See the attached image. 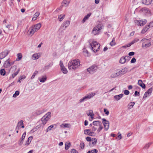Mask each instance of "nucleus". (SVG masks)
<instances>
[{
  "instance_id": "obj_61",
  "label": "nucleus",
  "mask_w": 153,
  "mask_h": 153,
  "mask_svg": "<svg viewBox=\"0 0 153 153\" xmlns=\"http://www.w3.org/2000/svg\"><path fill=\"white\" fill-rule=\"evenodd\" d=\"M124 94L126 95H128L129 93V92L127 90H125L124 91Z\"/></svg>"
},
{
  "instance_id": "obj_37",
  "label": "nucleus",
  "mask_w": 153,
  "mask_h": 153,
  "mask_svg": "<svg viewBox=\"0 0 153 153\" xmlns=\"http://www.w3.org/2000/svg\"><path fill=\"white\" fill-rule=\"evenodd\" d=\"M61 70L62 72L64 74H66L68 72V71L66 68L64 66L63 67L61 68Z\"/></svg>"
},
{
  "instance_id": "obj_54",
  "label": "nucleus",
  "mask_w": 153,
  "mask_h": 153,
  "mask_svg": "<svg viewBox=\"0 0 153 153\" xmlns=\"http://www.w3.org/2000/svg\"><path fill=\"white\" fill-rule=\"evenodd\" d=\"M86 140L87 141L90 142L92 140V139L90 137H87L86 138Z\"/></svg>"
},
{
  "instance_id": "obj_47",
  "label": "nucleus",
  "mask_w": 153,
  "mask_h": 153,
  "mask_svg": "<svg viewBox=\"0 0 153 153\" xmlns=\"http://www.w3.org/2000/svg\"><path fill=\"white\" fill-rule=\"evenodd\" d=\"M123 96H114V99L116 101L120 100Z\"/></svg>"
},
{
  "instance_id": "obj_10",
  "label": "nucleus",
  "mask_w": 153,
  "mask_h": 153,
  "mask_svg": "<svg viewBox=\"0 0 153 153\" xmlns=\"http://www.w3.org/2000/svg\"><path fill=\"white\" fill-rule=\"evenodd\" d=\"M94 133L93 131H91L90 129H86L84 131V134L87 135L92 136Z\"/></svg>"
},
{
  "instance_id": "obj_53",
  "label": "nucleus",
  "mask_w": 153,
  "mask_h": 153,
  "mask_svg": "<svg viewBox=\"0 0 153 153\" xmlns=\"http://www.w3.org/2000/svg\"><path fill=\"white\" fill-rule=\"evenodd\" d=\"M22 21L21 20L18 21V25H17V28L19 27L20 26H21L22 25Z\"/></svg>"
},
{
  "instance_id": "obj_42",
  "label": "nucleus",
  "mask_w": 153,
  "mask_h": 153,
  "mask_svg": "<svg viewBox=\"0 0 153 153\" xmlns=\"http://www.w3.org/2000/svg\"><path fill=\"white\" fill-rule=\"evenodd\" d=\"M120 73H119V72L113 74H112L111 75V77L112 78L116 77L118 76H119L120 75Z\"/></svg>"
},
{
  "instance_id": "obj_32",
  "label": "nucleus",
  "mask_w": 153,
  "mask_h": 153,
  "mask_svg": "<svg viewBox=\"0 0 153 153\" xmlns=\"http://www.w3.org/2000/svg\"><path fill=\"white\" fill-rule=\"evenodd\" d=\"M65 15H60L58 16V19L60 22H61L64 18Z\"/></svg>"
},
{
  "instance_id": "obj_18",
  "label": "nucleus",
  "mask_w": 153,
  "mask_h": 153,
  "mask_svg": "<svg viewBox=\"0 0 153 153\" xmlns=\"http://www.w3.org/2000/svg\"><path fill=\"white\" fill-rule=\"evenodd\" d=\"M9 59H8L5 62L4 65V68H7L10 66V63Z\"/></svg>"
},
{
  "instance_id": "obj_6",
  "label": "nucleus",
  "mask_w": 153,
  "mask_h": 153,
  "mask_svg": "<svg viewBox=\"0 0 153 153\" xmlns=\"http://www.w3.org/2000/svg\"><path fill=\"white\" fill-rule=\"evenodd\" d=\"M101 29V25H98L97 26L93 28L92 33L95 35L98 34L99 33V31Z\"/></svg>"
},
{
  "instance_id": "obj_64",
  "label": "nucleus",
  "mask_w": 153,
  "mask_h": 153,
  "mask_svg": "<svg viewBox=\"0 0 153 153\" xmlns=\"http://www.w3.org/2000/svg\"><path fill=\"white\" fill-rule=\"evenodd\" d=\"M128 54L129 56H132L134 54V52H129Z\"/></svg>"
},
{
  "instance_id": "obj_5",
  "label": "nucleus",
  "mask_w": 153,
  "mask_h": 153,
  "mask_svg": "<svg viewBox=\"0 0 153 153\" xmlns=\"http://www.w3.org/2000/svg\"><path fill=\"white\" fill-rule=\"evenodd\" d=\"M97 66L96 65H93L87 68V71L88 72L89 74H93L97 71Z\"/></svg>"
},
{
  "instance_id": "obj_60",
  "label": "nucleus",
  "mask_w": 153,
  "mask_h": 153,
  "mask_svg": "<svg viewBox=\"0 0 153 153\" xmlns=\"http://www.w3.org/2000/svg\"><path fill=\"white\" fill-rule=\"evenodd\" d=\"M19 91H16L15 92V94H14L13 96H18L19 94Z\"/></svg>"
},
{
  "instance_id": "obj_20",
  "label": "nucleus",
  "mask_w": 153,
  "mask_h": 153,
  "mask_svg": "<svg viewBox=\"0 0 153 153\" xmlns=\"http://www.w3.org/2000/svg\"><path fill=\"white\" fill-rule=\"evenodd\" d=\"M41 26V24L40 23H38L35 25L33 27L36 30V31H38L39 29Z\"/></svg>"
},
{
  "instance_id": "obj_55",
  "label": "nucleus",
  "mask_w": 153,
  "mask_h": 153,
  "mask_svg": "<svg viewBox=\"0 0 153 153\" xmlns=\"http://www.w3.org/2000/svg\"><path fill=\"white\" fill-rule=\"evenodd\" d=\"M148 30L145 27L142 30V33L143 34L144 33Z\"/></svg>"
},
{
  "instance_id": "obj_59",
  "label": "nucleus",
  "mask_w": 153,
  "mask_h": 153,
  "mask_svg": "<svg viewBox=\"0 0 153 153\" xmlns=\"http://www.w3.org/2000/svg\"><path fill=\"white\" fill-rule=\"evenodd\" d=\"M26 134V133L25 132L22 135V137L21 138V139H22V140H23L24 139L25 137Z\"/></svg>"
},
{
  "instance_id": "obj_31",
  "label": "nucleus",
  "mask_w": 153,
  "mask_h": 153,
  "mask_svg": "<svg viewBox=\"0 0 153 153\" xmlns=\"http://www.w3.org/2000/svg\"><path fill=\"white\" fill-rule=\"evenodd\" d=\"M134 104L135 103L134 102H130L128 105V108L129 109L132 108L134 105Z\"/></svg>"
},
{
  "instance_id": "obj_30",
  "label": "nucleus",
  "mask_w": 153,
  "mask_h": 153,
  "mask_svg": "<svg viewBox=\"0 0 153 153\" xmlns=\"http://www.w3.org/2000/svg\"><path fill=\"white\" fill-rule=\"evenodd\" d=\"M23 120H20L19 121L18 123L17 126H16L17 129H18V128H20V127L22 125H24L23 123Z\"/></svg>"
},
{
  "instance_id": "obj_7",
  "label": "nucleus",
  "mask_w": 153,
  "mask_h": 153,
  "mask_svg": "<svg viewBox=\"0 0 153 153\" xmlns=\"http://www.w3.org/2000/svg\"><path fill=\"white\" fill-rule=\"evenodd\" d=\"M102 123L105 131H107L109 128V122L104 118H102Z\"/></svg>"
},
{
  "instance_id": "obj_44",
  "label": "nucleus",
  "mask_w": 153,
  "mask_h": 153,
  "mask_svg": "<svg viewBox=\"0 0 153 153\" xmlns=\"http://www.w3.org/2000/svg\"><path fill=\"white\" fill-rule=\"evenodd\" d=\"M97 152L98 150L97 149H94L91 151H89L87 153H97Z\"/></svg>"
},
{
  "instance_id": "obj_26",
  "label": "nucleus",
  "mask_w": 153,
  "mask_h": 153,
  "mask_svg": "<svg viewBox=\"0 0 153 153\" xmlns=\"http://www.w3.org/2000/svg\"><path fill=\"white\" fill-rule=\"evenodd\" d=\"M139 39L137 38L134 39L132 42L128 44L129 46H131V45L133 44L134 43L137 42Z\"/></svg>"
},
{
  "instance_id": "obj_39",
  "label": "nucleus",
  "mask_w": 153,
  "mask_h": 153,
  "mask_svg": "<svg viewBox=\"0 0 153 153\" xmlns=\"http://www.w3.org/2000/svg\"><path fill=\"white\" fill-rule=\"evenodd\" d=\"M0 74L2 76H4L6 74V71L4 69H1L0 70Z\"/></svg>"
},
{
  "instance_id": "obj_58",
  "label": "nucleus",
  "mask_w": 153,
  "mask_h": 153,
  "mask_svg": "<svg viewBox=\"0 0 153 153\" xmlns=\"http://www.w3.org/2000/svg\"><path fill=\"white\" fill-rule=\"evenodd\" d=\"M126 59V61L127 62H128L130 59L131 58V57H129V56H125Z\"/></svg>"
},
{
  "instance_id": "obj_2",
  "label": "nucleus",
  "mask_w": 153,
  "mask_h": 153,
  "mask_svg": "<svg viewBox=\"0 0 153 153\" xmlns=\"http://www.w3.org/2000/svg\"><path fill=\"white\" fill-rule=\"evenodd\" d=\"M89 45L91 49L94 52H96L100 48V44L96 41H91V40L89 41Z\"/></svg>"
},
{
  "instance_id": "obj_22",
  "label": "nucleus",
  "mask_w": 153,
  "mask_h": 153,
  "mask_svg": "<svg viewBox=\"0 0 153 153\" xmlns=\"http://www.w3.org/2000/svg\"><path fill=\"white\" fill-rule=\"evenodd\" d=\"M126 59L125 57L123 56L120 59L119 62L121 64H124L126 62Z\"/></svg>"
},
{
  "instance_id": "obj_24",
  "label": "nucleus",
  "mask_w": 153,
  "mask_h": 153,
  "mask_svg": "<svg viewBox=\"0 0 153 153\" xmlns=\"http://www.w3.org/2000/svg\"><path fill=\"white\" fill-rule=\"evenodd\" d=\"M152 0H143V3L146 5H149L152 2Z\"/></svg>"
},
{
  "instance_id": "obj_9",
  "label": "nucleus",
  "mask_w": 153,
  "mask_h": 153,
  "mask_svg": "<svg viewBox=\"0 0 153 153\" xmlns=\"http://www.w3.org/2000/svg\"><path fill=\"white\" fill-rule=\"evenodd\" d=\"M97 142V139L96 138H92V140L90 141L89 143L90 147H92L95 145Z\"/></svg>"
},
{
  "instance_id": "obj_57",
  "label": "nucleus",
  "mask_w": 153,
  "mask_h": 153,
  "mask_svg": "<svg viewBox=\"0 0 153 153\" xmlns=\"http://www.w3.org/2000/svg\"><path fill=\"white\" fill-rule=\"evenodd\" d=\"M71 153H78V152L74 149H72L71 150Z\"/></svg>"
},
{
  "instance_id": "obj_29",
  "label": "nucleus",
  "mask_w": 153,
  "mask_h": 153,
  "mask_svg": "<svg viewBox=\"0 0 153 153\" xmlns=\"http://www.w3.org/2000/svg\"><path fill=\"white\" fill-rule=\"evenodd\" d=\"M43 112V111L40 109H38L36 111L35 114L38 115L42 114Z\"/></svg>"
},
{
  "instance_id": "obj_41",
  "label": "nucleus",
  "mask_w": 153,
  "mask_h": 153,
  "mask_svg": "<svg viewBox=\"0 0 153 153\" xmlns=\"http://www.w3.org/2000/svg\"><path fill=\"white\" fill-rule=\"evenodd\" d=\"M17 58L16 60H20L22 58V55L21 53H18L17 54Z\"/></svg>"
},
{
  "instance_id": "obj_14",
  "label": "nucleus",
  "mask_w": 153,
  "mask_h": 153,
  "mask_svg": "<svg viewBox=\"0 0 153 153\" xmlns=\"http://www.w3.org/2000/svg\"><path fill=\"white\" fill-rule=\"evenodd\" d=\"M93 97V96H85L83 98L80 99L79 101L80 102H81L87 100H88L91 98Z\"/></svg>"
},
{
  "instance_id": "obj_45",
  "label": "nucleus",
  "mask_w": 153,
  "mask_h": 153,
  "mask_svg": "<svg viewBox=\"0 0 153 153\" xmlns=\"http://www.w3.org/2000/svg\"><path fill=\"white\" fill-rule=\"evenodd\" d=\"M116 44V43L115 42V38H114L112 39V40L111 42L110 43V45L111 46H113L115 45Z\"/></svg>"
},
{
  "instance_id": "obj_3",
  "label": "nucleus",
  "mask_w": 153,
  "mask_h": 153,
  "mask_svg": "<svg viewBox=\"0 0 153 153\" xmlns=\"http://www.w3.org/2000/svg\"><path fill=\"white\" fill-rule=\"evenodd\" d=\"M51 113L50 112L47 113L41 119L43 125H45L51 117Z\"/></svg>"
},
{
  "instance_id": "obj_28",
  "label": "nucleus",
  "mask_w": 153,
  "mask_h": 153,
  "mask_svg": "<svg viewBox=\"0 0 153 153\" xmlns=\"http://www.w3.org/2000/svg\"><path fill=\"white\" fill-rule=\"evenodd\" d=\"M33 139V137L32 136H30L29 137L27 140L26 141V145H29L30 143V142Z\"/></svg>"
},
{
  "instance_id": "obj_19",
  "label": "nucleus",
  "mask_w": 153,
  "mask_h": 153,
  "mask_svg": "<svg viewBox=\"0 0 153 153\" xmlns=\"http://www.w3.org/2000/svg\"><path fill=\"white\" fill-rule=\"evenodd\" d=\"M152 87L150 88L145 93L144 96H147L148 95H150L152 91Z\"/></svg>"
},
{
  "instance_id": "obj_48",
  "label": "nucleus",
  "mask_w": 153,
  "mask_h": 153,
  "mask_svg": "<svg viewBox=\"0 0 153 153\" xmlns=\"http://www.w3.org/2000/svg\"><path fill=\"white\" fill-rule=\"evenodd\" d=\"M38 71H35L34 72V73H33V75H32V76L31 77V79H33V78H34V77H35V76L36 74H38Z\"/></svg>"
},
{
  "instance_id": "obj_25",
  "label": "nucleus",
  "mask_w": 153,
  "mask_h": 153,
  "mask_svg": "<svg viewBox=\"0 0 153 153\" xmlns=\"http://www.w3.org/2000/svg\"><path fill=\"white\" fill-rule=\"evenodd\" d=\"M60 126L61 128H70V125L68 123H63Z\"/></svg>"
},
{
  "instance_id": "obj_34",
  "label": "nucleus",
  "mask_w": 153,
  "mask_h": 153,
  "mask_svg": "<svg viewBox=\"0 0 153 153\" xmlns=\"http://www.w3.org/2000/svg\"><path fill=\"white\" fill-rule=\"evenodd\" d=\"M71 146L70 143H66L65 144V149L66 150H68Z\"/></svg>"
},
{
  "instance_id": "obj_8",
  "label": "nucleus",
  "mask_w": 153,
  "mask_h": 153,
  "mask_svg": "<svg viewBox=\"0 0 153 153\" xmlns=\"http://www.w3.org/2000/svg\"><path fill=\"white\" fill-rule=\"evenodd\" d=\"M9 52V51L6 50L0 53V59H2L6 57L8 54Z\"/></svg>"
},
{
  "instance_id": "obj_4",
  "label": "nucleus",
  "mask_w": 153,
  "mask_h": 153,
  "mask_svg": "<svg viewBox=\"0 0 153 153\" xmlns=\"http://www.w3.org/2000/svg\"><path fill=\"white\" fill-rule=\"evenodd\" d=\"M141 41L143 42L142 44V47L147 48L151 45V43L148 39H143L141 40Z\"/></svg>"
},
{
  "instance_id": "obj_13",
  "label": "nucleus",
  "mask_w": 153,
  "mask_h": 153,
  "mask_svg": "<svg viewBox=\"0 0 153 153\" xmlns=\"http://www.w3.org/2000/svg\"><path fill=\"white\" fill-rule=\"evenodd\" d=\"M91 13H90L88 14L87 15L85 16L83 19L82 22V23H84V22H85V21L88 19V18H89V17L91 15Z\"/></svg>"
},
{
  "instance_id": "obj_56",
  "label": "nucleus",
  "mask_w": 153,
  "mask_h": 153,
  "mask_svg": "<svg viewBox=\"0 0 153 153\" xmlns=\"http://www.w3.org/2000/svg\"><path fill=\"white\" fill-rule=\"evenodd\" d=\"M136 59L134 57H133L131 59V63H135L136 62Z\"/></svg>"
},
{
  "instance_id": "obj_33",
  "label": "nucleus",
  "mask_w": 153,
  "mask_h": 153,
  "mask_svg": "<svg viewBox=\"0 0 153 153\" xmlns=\"http://www.w3.org/2000/svg\"><path fill=\"white\" fill-rule=\"evenodd\" d=\"M141 10L144 13H149L150 12V11L148 8L146 7H144L141 9Z\"/></svg>"
},
{
  "instance_id": "obj_50",
  "label": "nucleus",
  "mask_w": 153,
  "mask_h": 153,
  "mask_svg": "<svg viewBox=\"0 0 153 153\" xmlns=\"http://www.w3.org/2000/svg\"><path fill=\"white\" fill-rule=\"evenodd\" d=\"M104 111L105 114L107 115H108L109 114V111L106 108H104Z\"/></svg>"
},
{
  "instance_id": "obj_27",
  "label": "nucleus",
  "mask_w": 153,
  "mask_h": 153,
  "mask_svg": "<svg viewBox=\"0 0 153 153\" xmlns=\"http://www.w3.org/2000/svg\"><path fill=\"white\" fill-rule=\"evenodd\" d=\"M93 124L94 126H99L100 125V124H102V123L101 122L99 121H94L93 122Z\"/></svg>"
},
{
  "instance_id": "obj_38",
  "label": "nucleus",
  "mask_w": 153,
  "mask_h": 153,
  "mask_svg": "<svg viewBox=\"0 0 153 153\" xmlns=\"http://www.w3.org/2000/svg\"><path fill=\"white\" fill-rule=\"evenodd\" d=\"M152 142H150L149 143L146 144V145L144 146L143 149H148L150 146L152 144Z\"/></svg>"
},
{
  "instance_id": "obj_40",
  "label": "nucleus",
  "mask_w": 153,
  "mask_h": 153,
  "mask_svg": "<svg viewBox=\"0 0 153 153\" xmlns=\"http://www.w3.org/2000/svg\"><path fill=\"white\" fill-rule=\"evenodd\" d=\"M63 24L66 27H67L70 25V21H66L64 22Z\"/></svg>"
},
{
  "instance_id": "obj_1",
  "label": "nucleus",
  "mask_w": 153,
  "mask_h": 153,
  "mask_svg": "<svg viewBox=\"0 0 153 153\" xmlns=\"http://www.w3.org/2000/svg\"><path fill=\"white\" fill-rule=\"evenodd\" d=\"M80 61L79 59H75L70 61L68 63V66L69 70H74L80 66Z\"/></svg>"
},
{
  "instance_id": "obj_23",
  "label": "nucleus",
  "mask_w": 153,
  "mask_h": 153,
  "mask_svg": "<svg viewBox=\"0 0 153 153\" xmlns=\"http://www.w3.org/2000/svg\"><path fill=\"white\" fill-rule=\"evenodd\" d=\"M68 4L69 2L66 0H63L62 2L61 6L62 7L63 6L66 7L68 5Z\"/></svg>"
},
{
  "instance_id": "obj_17",
  "label": "nucleus",
  "mask_w": 153,
  "mask_h": 153,
  "mask_svg": "<svg viewBox=\"0 0 153 153\" xmlns=\"http://www.w3.org/2000/svg\"><path fill=\"white\" fill-rule=\"evenodd\" d=\"M128 71L127 68L125 67L124 68L122 69L120 71H119V73H120V75L121 74H126Z\"/></svg>"
},
{
  "instance_id": "obj_16",
  "label": "nucleus",
  "mask_w": 153,
  "mask_h": 153,
  "mask_svg": "<svg viewBox=\"0 0 153 153\" xmlns=\"http://www.w3.org/2000/svg\"><path fill=\"white\" fill-rule=\"evenodd\" d=\"M138 84L142 88H144L146 87L145 84L143 83L141 80H139L138 82Z\"/></svg>"
},
{
  "instance_id": "obj_62",
  "label": "nucleus",
  "mask_w": 153,
  "mask_h": 153,
  "mask_svg": "<svg viewBox=\"0 0 153 153\" xmlns=\"http://www.w3.org/2000/svg\"><path fill=\"white\" fill-rule=\"evenodd\" d=\"M89 113H87V114L88 116H90L91 114H93V111L91 110H89Z\"/></svg>"
},
{
  "instance_id": "obj_21",
  "label": "nucleus",
  "mask_w": 153,
  "mask_h": 153,
  "mask_svg": "<svg viewBox=\"0 0 153 153\" xmlns=\"http://www.w3.org/2000/svg\"><path fill=\"white\" fill-rule=\"evenodd\" d=\"M138 22H139L138 23V25L140 26H143L145 24H146V20H141L139 21H138Z\"/></svg>"
},
{
  "instance_id": "obj_46",
  "label": "nucleus",
  "mask_w": 153,
  "mask_h": 153,
  "mask_svg": "<svg viewBox=\"0 0 153 153\" xmlns=\"http://www.w3.org/2000/svg\"><path fill=\"white\" fill-rule=\"evenodd\" d=\"M20 69L19 68L17 71H16V72H15L12 74L13 78H14V77L17 75Z\"/></svg>"
},
{
  "instance_id": "obj_36",
  "label": "nucleus",
  "mask_w": 153,
  "mask_h": 153,
  "mask_svg": "<svg viewBox=\"0 0 153 153\" xmlns=\"http://www.w3.org/2000/svg\"><path fill=\"white\" fill-rule=\"evenodd\" d=\"M32 58L33 59H36L39 58V56L37 53L34 54L32 56Z\"/></svg>"
},
{
  "instance_id": "obj_12",
  "label": "nucleus",
  "mask_w": 153,
  "mask_h": 153,
  "mask_svg": "<svg viewBox=\"0 0 153 153\" xmlns=\"http://www.w3.org/2000/svg\"><path fill=\"white\" fill-rule=\"evenodd\" d=\"M47 77L46 76H43L41 77H39L38 79L39 80L40 82H44L46 80Z\"/></svg>"
},
{
  "instance_id": "obj_43",
  "label": "nucleus",
  "mask_w": 153,
  "mask_h": 153,
  "mask_svg": "<svg viewBox=\"0 0 153 153\" xmlns=\"http://www.w3.org/2000/svg\"><path fill=\"white\" fill-rule=\"evenodd\" d=\"M67 27H66L64 25L62 24L60 28L59 29V30H61V31H62L63 30H64Z\"/></svg>"
},
{
  "instance_id": "obj_35",
  "label": "nucleus",
  "mask_w": 153,
  "mask_h": 153,
  "mask_svg": "<svg viewBox=\"0 0 153 153\" xmlns=\"http://www.w3.org/2000/svg\"><path fill=\"white\" fill-rule=\"evenodd\" d=\"M54 126H55L56 127V126L55 125H53L48 127L47 129L46 130V132H48V131H51L52 129V128L54 127Z\"/></svg>"
},
{
  "instance_id": "obj_63",
  "label": "nucleus",
  "mask_w": 153,
  "mask_h": 153,
  "mask_svg": "<svg viewBox=\"0 0 153 153\" xmlns=\"http://www.w3.org/2000/svg\"><path fill=\"white\" fill-rule=\"evenodd\" d=\"M39 12H37L35 13L34 15V16L37 18L39 15Z\"/></svg>"
},
{
  "instance_id": "obj_11",
  "label": "nucleus",
  "mask_w": 153,
  "mask_h": 153,
  "mask_svg": "<svg viewBox=\"0 0 153 153\" xmlns=\"http://www.w3.org/2000/svg\"><path fill=\"white\" fill-rule=\"evenodd\" d=\"M37 31H36V30L35 29V28L33 26H32L30 27L28 30V32L31 34V36L33 35L35 32H36Z\"/></svg>"
},
{
  "instance_id": "obj_52",
  "label": "nucleus",
  "mask_w": 153,
  "mask_h": 153,
  "mask_svg": "<svg viewBox=\"0 0 153 153\" xmlns=\"http://www.w3.org/2000/svg\"><path fill=\"white\" fill-rule=\"evenodd\" d=\"M97 92H91L88 94L87 96H94L97 94Z\"/></svg>"
},
{
  "instance_id": "obj_49",
  "label": "nucleus",
  "mask_w": 153,
  "mask_h": 153,
  "mask_svg": "<svg viewBox=\"0 0 153 153\" xmlns=\"http://www.w3.org/2000/svg\"><path fill=\"white\" fill-rule=\"evenodd\" d=\"M103 128V127L102 126V124H100V125L99 126V128H98L97 131L98 132H99Z\"/></svg>"
},
{
  "instance_id": "obj_15",
  "label": "nucleus",
  "mask_w": 153,
  "mask_h": 153,
  "mask_svg": "<svg viewBox=\"0 0 153 153\" xmlns=\"http://www.w3.org/2000/svg\"><path fill=\"white\" fill-rule=\"evenodd\" d=\"M93 97V96H85L83 98L80 99L79 101L80 102H81L87 100H88L91 98Z\"/></svg>"
},
{
  "instance_id": "obj_51",
  "label": "nucleus",
  "mask_w": 153,
  "mask_h": 153,
  "mask_svg": "<svg viewBox=\"0 0 153 153\" xmlns=\"http://www.w3.org/2000/svg\"><path fill=\"white\" fill-rule=\"evenodd\" d=\"M80 145V147L82 149H83L84 148L85 145L83 142H81Z\"/></svg>"
}]
</instances>
